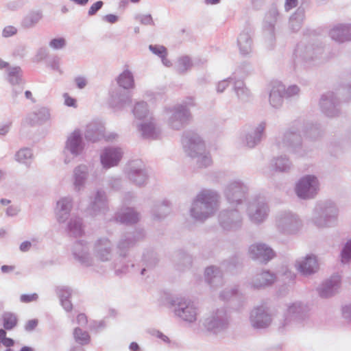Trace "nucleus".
Here are the masks:
<instances>
[{"label":"nucleus","instance_id":"f257e3e1","mask_svg":"<svg viewBox=\"0 0 351 351\" xmlns=\"http://www.w3.org/2000/svg\"><path fill=\"white\" fill-rule=\"evenodd\" d=\"M317 186L316 178L308 176L300 180L296 186V193L300 197H311L316 192Z\"/></svg>","mask_w":351,"mask_h":351},{"label":"nucleus","instance_id":"f03ea898","mask_svg":"<svg viewBox=\"0 0 351 351\" xmlns=\"http://www.w3.org/2000/svg\"><path fill=\"white\" fill-rule=\"evenodd\" d=\"M250 253L253 258H262L263 261H268L274 256V253L271 248L264 244L253 245L250 247Z\"/></svg>","mask_w":351,"mask_h":351},{"label":"nucleus","instance_id":"7ed1b4c3","mask_svg":"<svg viewBox=\"0 0 351 351\" xmlns=\"http://www.w3.org/2000/svg\"><path fill=\"white\" fill-rule=\"evenodd\" d=\"M121 158V153L119 149H106L101 157V161L105 168H110L118 164Z\"/></svg>","mask_w":351,"mask_h":351},{"label":"nucleus","instance_id":"20e7f679","mask_svg":"<svg viewBox=\"0 0 351 351\" xmlns=\"http://www.w3.org/2000/svg\"><path fill=\"white\" fill-rule=\"evenodd\" d=\"M318 268V265L315 257L307 256L298 265V270L303 274H311L315 272Z\"/></svg>","mask_w":351,"mask_h":351},{"label":"nucleus","instance_id":"39448f33","mask_svg":"<svg viewBox=\"0 0 351 351\" xmlns=\"http://www.w3.org/2000/svg\"><path fill=\"white\" fill-rule=\"evenodd\" d=\"M80 143L81 138L79 132H74L69 138L66 146L72 154H77L82 149Z\"/></svg>","mask_w":351,"mask_h":351},{"label":"nucleus","instance_id":"423d86ee","mask_svg":"<svg viewBox=\"0 0 351 351\" xmlns=\"http://www.w3.org/2000/svg\"><path fill=\"white\" fill-rule=\"evenodd\" d=\"M3 326L5 330H12L18 323V319L14 313H4L2 315Z\"/></svg>","mask_w":351,"mask_h":351},{"label":"nucleus","instance_id":"0eeeda50","mask_svg":"<svg viewBox=\"0 0 351 351\" xmlns=\"http://www.w3.org/2000/svg\"><path fill=\"white\" fill-rule=\"evenodd\" d=\"M73 337L75 341L80 345H86L89 343L90 341V337L89 334L87 332L82 330L80 328H75L73 332Z\"/></svg>","mask_w":351,"mask_h":351},{"label":"nucleus","instance_id":"6e6552de","mask_svg":"<svg viewBox=\"0 0 351 351\" xmlns=\"http://www.w3.org/2000/svg\"><path fill=\"white\" fill-rule=\"evenodd\" d=\"M118 82L124 88H132L134 86V79L132 73L128 71H124L120 75Z\"/></svg>","mask_w":351,"mask_h":351},{"label":"nucleus","instance_id":"1a4fd4ad","mask_svg":"<svg viewBox=\"0 0 351 351\" xmlns=\"http://www.w3.org/2000/svg\"><path fill=\"white\" fill-rule=\"evenodd\" d=\"M41 19V14L39 12H31L27 14L23 21V25L25 27H29L37 23Z\"/></svg>","mask_w":351,"mask_h":351},{"label":"nucleus","instance_id":"9d476101","mask_svg":"<svg viewBox=\"0 0 351 351\" xmlns=\"http://www.w3.org/2000/svg\"><path fill=\"white\" fill-rule=\"evenodd\" d=\"M258 280V283L256 285V287H262L273 283L274 281V276L269 272H263L260 275Z\"/></svg>","mask_w":351,"mask_h":351},{"label":"nucleus","instance_id":"9b49d317","mask_svg":"<svg viewBox=\"0 0 351 351\" xmlns=\"http://www.w3.org/2000/svg\"><path fill=\"white\" fill-rule=\"evenodd\" d=\"M32 157V153L29 149H20L16 155V160L22 163H27Z\"/></svg>","mask_w":351,"mask_h":351},{"label":"nucleus","instance_id":"f8f14e48","mask_svg":"<svg viewBox=\"0 0 351 351\" xmlns=\"http://www.w3.org/2000/svg\"><path fill=\"white\" fill-rule=\"evenodd\" d=\"M179 315L182 317L186 321L193 322L196 319V313L195 311L193 308L190 306H186L184 309L182 310V314L179 313Z\"/></svg>","mask_w":351,"mask_h":351},{"label":"nucleus","instance_id":"ddd939ff","mask_svg":"<svg viewBox=\"0 0 351 351\" xmlns=\"http://www.w3.org/2000/svg\"><path fill=\"white\" fill-rule=\"evenodd\" d=\"M147 112V105L145 103L137 104L134 109V113L135 116L139 119L144 117Z\"/></svg>","mask_w":351,"mask_h":351},{"label":"nucleus","instance_id":"4468645a","mask_svg":"<svg viewBox=\"0 0 351 351\" xmlns=\"http://www.w3.org/2000/svg\"><path fill=\"white\" fill-rule=\"evenodd\" d=\"M66 45V40L63 38H58L52 39L49 43L51 47L55 49L63 48Z\"/></svg>","mask_w":351,"mask_h":351},{"label":"nucleus","instance_id":"2eb2a0df","mask_svg":"<svg viewBox=\"0 0 351 351\" xmlns=\"http://www.w3.org/2000/svg\"><path fill=\"white\" fill-rule=\"evenodd\" d=\"M342 261H348L351 258V241L347 242L346 244L342 253H341Z\"/></svg>","mask_w":351,"mask_h":351},{"label":"nucleus","instance_id":"dca6fc26","mask_svg":"<svg viewBox=\"0 0 351 351\" xmlns=\"http://www.w3.org/2000/svg\"><path fill=\"white\" fill-rule=\"evenodd\" d=\"M38 295L36 293L23 294L20 297L21 302L29 303L37 300Z\"/></svg>","mask_w":351,"mask_h":351},{"label":"nucleus","instance_id":"f3484780","mask_svg":"<svg viewBox=\"0 0 351 351\" xmlns=\"http://www.w3.org/2000/svg\"><path fill=\"white\" fill-rule=\"evenodd\" d=\"M103 6V2L101 1H98L93 3L88 10V14L90 16H93L96 14V12L101 8Z\"/></svg>","mask_w":351,"mask_h":351},{"label":"nucleus","instance_id":"a211bd4d","mask_svg":"<svg viewBox=\"0 0 351 351\" xmlns=\"http://www.w3.org/2000/svg\"><path fill=\"white\" fill-rule=\"evenodd\" d=\"M149 49L154 53L159 55L162 58H164L167 53L166 49L162 46L157 47V46H152L151 45V46H149Z\"/></svg>","mask_w":351,"mask_h":351},{"label":"nucleus","instance_id":"6ab92c4d","mask_svg":"<svg viewBox=\"0 0 351 351\" xmlns=\"http://www.w3.org/2000/svg\"><path fill=\"white\" fill-rule=\"evenodd\" d=\"M17 32V29L14 26H7L5 27L3 30V36L4 37H10L14 34H16Z\"/></svg>","mask_w":351,"mask_h":351},{"label":"nucleus","instance_id":"aec40b11","mask_svg":"<svg viewBox=\"0 0 351 351\" xmlns=\"http://www.w3.org/2000/svg\"><path fill=\"white\" fill-rule=\"evenodd\" d=\"M64 103L68 106L76 107V100L71 97L67 93L64 95Z\"/></svg>","mask_w":351,"mask_h":351},{"label":"nucleus","instance_id":"412c9836","mask_svg":"<svg viewBox=\"0 0 351 351\" xmlns=\"http://www.w3.org/2000/svg\"><path fill=\"white\" fill-rule=\"evenodd\" d=\"M37 325H38L37 319L29 320L25 325V329L29 331L32 330L37 326Z\"/></svg>","mask_w":351,"mask_h":351},{"label":"nucleus","instance_id":"4be33fe9","mask_svg":"<svg viewBox=\"0 0 351 351\" xmlns=\"http://www.w3.org/2000/svg\"><path fill=\"white\" fill-rule=\"evenodd\" d=\"M141 23L144 25H152L153 24V19L151 15H143L140 19Z\"/></svg>","mask_w":351,"mask_h":351},{"label":"nucleus","instance_id":"5701e85b","mask_svg":"<svg viewBox=\"0 0 351 351\" xmlns=\"http://www.w3.org/2000/svg\"><path fill=\"white\" fill-rule=\"evenodd\" d=\"M297 0H287L285 3V8L286 10H289L293 8H295L297 5Z\"/></svg>","mask_w":351,"mask_h":351},{"label":"nucleus","instance_id":"b1692460","mask_svg":"<svg viewBox=\"0 0 351 351\" xmlns=\"http://www.w3.org/2000/svg\"><path fill=\"white\" fill-rule=\"evenodd\" d=\"M1 343L3 344V346L8 348L12 346L14 344V340L8 337L1 339Z\"/></svg>","mask_w":351,"mask_h":351},{"label":"nucleus","instance_id":"393cba45","mask_svg":"<svg viewBox=\"0 0 351 351\" xmlns=\"http://www.w3.org/2000/svg\"><path fill=\"white\" fill-rule=\"evenodd\" d=\"M104 19L110 23H114L117 22L118 18L114 14H107L104 16Z\"/></svg>","mask_w":351,"mask_h":351},{"label":"nucleus","instance_id":"a878e982","mask_svg":"<svg viewBox=\"0 0 351 351\" xmlns=\"http://www.w3.org/2000/svg\"><path fill=\"white\" fill-rule=\"evenodd\" d=\"M75 82L79 88H83L86 84V82L85 79L83 77L76 78Z\"/></svg>","mask_w":351,"mask_h":351},{"label":"nucleus","instance_id":"bb28decb","mask_svg":"<svg viewBox=\"0 0 351 351\" xmlns=\"http://www.w3.org/2000/svg\"><path fill=\"white\" fill-rule=\"evenodd\" d=\"M31 247V243L29 241H25L22 243L20 245V249L23 252L27 251Z\"/></svg>","mask_w":351,"mask_h":351},{"label":"nucleus","instance_id":"cd10ccee","mask_svg":"<svg viewBox=\"0 0 351 351\" xmlns=\"http://www.w3.org/2000/svg\"><path fill=\"white\" fill-rule=\"evenodd\" d=\"M62 306L66 311H71L72 309V304L69 300H64L62 302Z\"/></svg>","mask_w":351,"mask_h":351},{"label":"nucleus","instance_id":"c85d7f7f","mask_svg":"<svg viewBox=\"0 0 351 351\" xmlns=\"http://www.w3.org/2000/svg\"><path fill=\"white\" fill-rule=\"evenodd\" d=\"M1 269L3 272L6 273L12 271L14 269V267L9 265H3Z\"/></svg>","mask_w":351,"mask_h":351},{"label":"nucleus","instance_id":"c756f323","mask_svg":"<svg viewBox=\"0 0 351 351\" xmlns=\"http://www.w3.org/2000/svg\"><path fill=\"white\" fill-rule=\"evenodd\" d=\"M10 126L9 125H3L0 128V134L5 135L9 131Z\"/></svg>","mask_w":351,"mask_h":351},{"label":"nucleus","instance_id":"7c9ffc66","mask_svg":"<svg viewBox=\"0 0 351 351\" xmlns=\"http://www.w3.org/2000/svg\"><path fill=\"white\" fill-rule=\"evenodd\" d=\"M130 348L132 351H138L139 346H138V345L136 343L132 342L130 345Z\"/></svg>","mask_w":351,"mask_h":351},{"label":"nucleus","instance_id":"2f4dec72","mask_svg":"<svg viewBox=\"0 0 351 351\" xmlns=\"http://www.w3.org/2000/svg\"><path fill=\"white\" fill-rule=\"evenodd\" d=\"M78 322H86V317L84 314H80L77 316Z\"/></svg>","mask_w":351,"mask_h":351},{"label":"nucleus","instance_id":"473e14b6","mask_svg":"<svg viewBox=\"0 0 351 351\" xmlns=\"http://www.w3.org/2000/svg\"><path fill=\"white\" fill-rule=\"evenodd\" d=\"M254 326L256 328H263L267 326V324H260L258 322H256Z\"/></svg>","mask_w":351,"mask_h":351},{"label":"nucleus","instance_id":"72a5a7b5","mask_svg":"<svg viewBox=\"0 0 351 351\" xmlns=\"http://www.w3.org/2000/svg\"><path fill=\"white\" fill-rule=\"evenodd\" d=\"M73 1L80 5H85L88 1V0H73Z\"/></svg>","mask_w":351,"mask_h":351},{"label":"nucleus","instance_id":"f704fd0d","mask_svg":"<svg viewBox=\"0 0 351 351\" xmlns=\"http://www.w3.org/2000/svg\"><path fill=\"white\" fill-rule=\"evenodd\" d=\"M220 0H205V3L206 4H216L219 2Z\"/></svg>","mask_w":351,"mask_h":351},{"label":"nucleus","instance_id":"c9c22d12","mask_svg":"<svg viewBox=\"0 0 351 351\" xmlns=\"http://www.w3.org/2000/svg\"><path fill=\"white\" fill-rule=\"evenodd\" d=\"M8 64L6 62L0 59V69L5 68L8 66Z\"/></svg>","mask_w":351,"mask_h":351},{"label":"nucleus","instance_id":"e433bc0d","mask_svg":"<svg viewBox=\"0 0 351 351\" xmlns=\"http://www.w3.org/2000/svg\"><path fill=\"white\" fill-rule=\"evenodd\" d=\"M6 332L3 330V329H0V339H3L4 338H6Z\"/></svg>","mask_w":351,"mask_h":351},{"label":"nucleus","instance_id":"4c0bfd02","mask_svg":"<svg viewBox=\"0 0 351 351\" xmlns=\"http://www.w3.org/2000/svg\"><path fill=\"white\" fill-rule=\"evenodd\" d=\"M25 97L27 99H32V94L29 90H26L25 93Z\"/></svg>","mask_w":351,"mask_h":351},{"label":"nucleus","instance_id":"58836bf2","mask_svg":"<svg viewBox=\"0 0 351 351\" xmlns=\"http://www.w3.org/2000/svg\"><path fill=\"white\" fill-rule=\"evenodd\" d=\"M10 202V200H8V199H2L1 200V203L3 205L8 204Z\"/></svg>","mask_w":351,"mask_h":351},{"label":"nucleus","instance_id":"ea45409f","mask_svg":"<svg viewBox=\"0 0 351 351\" xmlns=\"http://www.w3.org/2000/svg\"><path fill=\"white\" fill-rule=\"evenodd\" d=\"M20 351H33V350L31 348L25 346V347L22 348Z\"/></svg>","mask_w":351,"mask_h":351},{"label":"nucleus","instance_id":"a19ab883","mask_svg":"<svg viewBox=\"0 0 351 351\" xmlns=\"http://www.w3.org/2000/svg\"><path fill=\"white\" fill-rule=\"evenodd\" d=\"M206 272L209 274L210 273L213 272V267H208L206 269Z\"/></svg>","mask_w":351,"mask_h":351},{"label":"nucleus","instance_id":"79ce46f5","mask_svg":"<svg viewBox=\"0 0 351 351\" xmlns=\"http://www.w3.org/2000/svg\"><path fill=\"white\" fill-rule=\"evenodd\" d=\"M130 1H132V3H137L140 0H130Z\"/></svg>","mask_w":351,"mask_h":351},{"label":"nucleus","instance_id":"37998d69","mask_svg":"<svg viewBox=\"0 0 351 351\" xmlns=\"http://www.w3.org/2000/svg\"><path fill=\"white\" fill-rule=\"evenodd\" d=\"M5 351H12L11 349H8Z\"/></svg>","mask_w":351,"mask_h":351},{"label":"nucleus","instance_id":"c03bdc74","mask_svg":"<svg viewBox=\"0 0 351 351\" xmlns=\"http://www.w3.org/2000/svg\"><path fill=\"white\" fill-rule=\"evenodd\" d=\"M135 218H136V215H135ZM135 219H133L132 221H135Z\"/></svg>","mask_w":351,"mask_h":351}]
</instances>
